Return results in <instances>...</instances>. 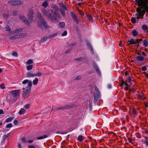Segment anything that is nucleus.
<instances>
[{
	"mask_svg": "<svg viewBox=\"0 0 148 148\" xmlns=\"http://www.w3.org/2000/svg\"><path fill=\"white\" fill-rule=\"evenodd\" d=\"M10 133H8L7 134L4 135V137L5 139L8 136L10 135Z\"/></svg>",
	"mask_w": 148,
	"mask_h": 148,
	"instance_id": "obj_54",
	"label": "nucleus"
},
{
	"mask_svg": "<svg viewBox=\"0 0 148 148\" xmlns=\"http://www.w3.org/2000/svg\"><path fill=\"white\" fill-rule=\"evenodd\" d=\"M148 40L147 39H145L143 41V45L145 47L148 46Z\"/></svg>",
	"mask_w": 148,
	"mask_h": 148,
	"instance_id": "obj_17",
	"label": "nucleus"
},
{
	"mask_svg": "<svg viewBox=\"0 0 148 148\" xmlns=\"http://www.w3.org/2000/svg\"><path fill=\"white\" fill-rule=\"evenodd\" d=\"M18 13V11H15L13 12V15L14 16H16Z\"/></svg>",
	"mask_w": 148,
	"mask_h": 148,
	"instance_id": "obj_47",
	"label": "nucleus"
},
{
	"mask_svg": "<svg viewBox=\"0 0 148 148\" xmlns=\"http://www.w3.org/2000/svg\"><path fill=\"white\" fill-rule=\"evenodd\" d=\"M73 19L77 23H78V21L79 20V19L77 17L75 16V17L73 18Z\"/></svg>",
	"mask_w": 148,
	"mask_h": 148,
	"instance_id": "obj_27",
	"label": "nucleus"
},
{
	"mask_svg": "<svg viewBox=\"0 0 148 148\" xmlns=\"http://www.w3.org/2000/svg\"><path fill=\"white\" fill-rule=\"evenodd\" d=\"M27 76L28 77H35L34 74H33L30 72H28L27 74Z\"/></svg>",
	"mask_w": 148,
	"mask_h": 148,
	"instance_id": "obj_18",
	"label": "nucleus"
},
{
	"mask_svg": "<svg viewBox=\"0 0 148 148\" xmlns=\"http://www.w3.org/2000/svg\"><path fill=\"white\" fill-rule=\"evenodd\" d=\"M49 36L48 37H44L40 41V43H42L45 41L47 39L49 38Z\"/></svg>",
	"mask_w": 148,
	"mask_h": 148,
	"instance_id": "obj_21",
	"label": "nucleus"
},
{
	"mask_svg": "<svg viewBox=\"0 0 148 148\" xmlns=\"http://www.w3.org/2000/svg\"><path fill=\"white\" fill-rule=\"evenodd\" d=\"M5 29L7 31H9L10 30V28L8 25H7L5 26Z\"/></svg>",
	"mask_w": 148,
	"mask_h": 148,
	"instance_id": "obj_55",
	"label": "nucleus"
},
{
	"mask_svg": "<svg viewBox=\"0 0 148 148\" xmlns=\"http://www.w3.org/2000/svg\"><path fill=\"white\" fill-rule=\"evenodd\" d=\"M142 29L144 30H146L148 29V27L146 25H143L142 26Z\"/></svg>",
	"mask_w": 148,
	"mask_h": 148,
	"instance_id": "obj_22",
	"label": "nucleus"
},
{
	"mask_svg": "<svg viewBox=\"0 0 148 148\" xmlns=\"http://www.w3.org/2000/svg\"><path fill=\"white\" fill-rule=\"evenodd\" d=\"M87 45L88 48L91 50H92V48L91 45L90 44H88Z\"/></svg>",
	"mask_w": 148,
	"mask_h": 148,
	"instance_id": "obj_51",
	"label": "nucleus"
},
{
	"mask_svg": "<svg viewBox=\"0 0 148 148\" xmlns=\"http://www.w3.org/2000/svg\"><path fill=\"white\" fill-rule=\"evenodd\" d=\"M147 66H142V70L143 71H144L147 70Z\"/></svg>",
	"mask_w": 148,
	"mask_h": 148,
	"instance_id": "obj_39",
	"label": "nucleus"
},
{
	"mask_svg": "<svg viewBox=\"0 0 148 148\" xmlns=\"http://www.w3.org/2000/svg\"><path fill=\"white\" fill-rule=\"evenodd\" d=\"M71 16L72 17V18H73L74 17H75L76 16L75 15V14L73 12H71Z\"/></svg>",
	"mask_w": 148,
	"mask_h": 148,
	"instance_id": "obj_49",
	"label": "nucleus"
},
{
	"mask_svg": "<svg viewBox=\"0 0 148 148\" xmlns=\"http://www.w3.org/2000/svg\"><path fill=\"white\" fill-rule=\"evenodd\" d=\"M141 43L140 42L138 41L136 39L134 38H131L127 42L128 45H130L136 44L135 46L137 48L140 47V44Z\"/></svg>",
	"mask_w": 148,
	"mask_h": 148,
	"instance_id": "obj_3",
	"label": "nucleus"
},
{
	"mask_svg": "<svg viewBox=\"0 0 148 148\" xmlns=\"http://www.w3.org/2000/svg\"><path fill=\"white\" fill-rule=\"evenodd\" d=\"M26 112V110L23 108H22L18 112L19 114L21 115L25 114Z\"/></svg>",
	"mask_w": 148,
	"mask_h": 148,
	"instance_id": "obj_15",
	"label": "nucleus"
},
{
	"mask_svg": "<svg viewBox=\"0 0 148 148\" xmlns=\"http://www.w3.org/2000/svg\"><path fill=\"white\" fill-rule=\"evenodd\" d=\"M59 25L61 28L64 27L65 25V23L64 22H60L59 23Z\"/></svg>",
	"mask_w": 148,
	"mask_h": 148,
	"instance_id": "obj_29",
	"label": "nucleus"
},
{
	"mask_svg": "<svg viewBox=\"0 0 148 148\" xmlns=\"http://www.w3.org/2000/svg\"><path fill=\"white\" fill-rule=\"evenodd\" d=\"M16 36V38H20L19 34H17L15 35Z\"/></svg>",
	"mask_w": 148,
	"mask_h": 148,
	"instance_id": "obj_50",
	"label": "nucleus"
},
{
	"mask_svg": "<svg viewBox=\"0 0 148 148\" xmlns=\"http://www.w3.org/2000/svg\"><path fill=\"white\" fill-rule=\"evenodd\" d=\"M4 113V112L3 110L0 109V114H3Z\"/></svg>",
	"mask_w": 148,
	"mask_h": 148,
	"instance_id": "obj_60",
	"label": "nucleus"
},
{
	"mask_svg": "<svg viewBox=\"0 0 148 148\" xmlns=\"http://www.w3.org/2000/svg\"><path fill=\"white\" fill-rule=\"evenodd\" d=\"M37 16L38 18H40L41 17V14L40 13L38 12L37 14Z\"/></svg>",
	"mask_w": 148,
	"mask_h": 148,
	"instance_id": "obj_58",
	"label": "nucleus"
},
{
	"mask_svg": "<svg viewBox=\"0 0 148 148\" xmlns=\"http://www.w3.org/2000/svg\"><path fill=\"white\" fill-rule=\"evenodd\" d=\"M79 13L82 16L84 15L83 12L81 10H79Z\"/></svg>",
	"mask_w": 148,
	"mask_h": 148,
	"instance_id": "obj_52",
	"label": "nucleus"
},
{
	"mask_svg": "<svg viewBox=\"0 0 148 148\" xmlns=\"http://www.w3.org/2000/svg\"><path fill=\"white\" fill-rule=\"evenodd\" d=\"M28 19L30 22H31L33 21V18L34 17V12L32 9H30L28 12L27 14Z\"/></svg>",
	"mask_w": 148,
	"mask_h": 148,
	"instance_id": "obj_7",
	"label": "nucleus"
},
{
	"mask_svg": "<svg viewBox=\"0 0 148 148\" xmlns=\"http://www.w3.org/2000/svg\"><path fill=\"white\" fill-rule=\"evenodd\" d=\"M0 86V88L2 89L5 88V86L4 84L3 83H2L1 84Z\"/></svg>",
	"mask_w": 148,
	"mask_h": 148,
	"instance_id": "obj_37",
	"label": "nucleus"
},
{
	"mask_svg": "<svg viewBox=\"0 0 148 148\" xmlns=\"http://www.w3.org/2000/svg\"><path fill=\"white\" fill-rule=\"evenodd\" d=\"M30 82H31V81H29L28 80L26 79V80H25L24 81H23L22 82V83L23 84H25L27 83H28H28Z\"/></svg>",
	"mask_w": 148,
	"mask_h": 148,
	"instance_id": "obj_34",
	"label": "nucleus"
},
{
	"mask_svg": "<svg viewBox=\"0 0 148 148\" xmlns=\"http://www.w3.org/2000/svg\"><path fill=\"white\" fill-rule=\"evenodd\" d=\"M47 137V135H44L42 136L38 137L37 138V139L38 140H40V139H42L46 138Z\"/></svg>",
	"mask_w": 148,
	"mask_h": 148,
	"instance_id": "obj_20",
	"label": "nucleus"
},
{
	"mask_svg": "<svg viewBox=\"0 0 148 148\" xmlns=\"http://www.w3.org/2000/svg\"><path fill=\"white\" fill-rule=\"evenodd\" d=\"M144 73L145 74L147 78H148V74L146 72H144Z\"/></svg>",
	"mask_w": 148,
	"mask_h": 148,
	"instance_id": "obj_63",
	"label": "nucleus"
},
{
	"mask_svg": "<svg viewBox=\"0 0 148 148\" xmlns=\"http://www.w3.org/2000/svg\"><path fill=\"white\" fill-rule=\"evenodd\" d=\"M133 114H137V112L136 110H135V109H134L133 110Z\"/></svg>",
	"mask_w": 148,
	"mask_h": 148,
	"instance_id": "obj_62",
	"label": "nucleus"
},
{
	"mask_svg": "<svg viewBox=\"0 0 148 148\" xmlns=\"http://www.w3.org/2000/svg\"><path fill=\"white\" fill-rule=\"evenodd\" d=\"M20 19L25 23H27V21L25 17L24 16H20L19 17Z\"/></svg>",
	"mask_w": 148,
	"mask_h": 148,
	"instance_id": "obj_14",
	"label": "nucleus"
},
{
	"mask_svg": "<svg viewBox=\"0 0 148 148\" xmlns=\"http://www.w3.org/2000/svg\"><path fill=\"white\" fill-rule=\"evenodd\" d=\"M137 60L140 61H142L144 59V58L141 56H137L136 57Z\"/></svg>",
	"mask_w": 148,
	"mask_h": 148,
	"instance_id": "obj_16",
	"label": "nucleus"
},
{
	"mask_svg": "<svg viewBox=\"0 0 148 148\" xmlns=\"http://www.w3.org/2000/svg\"><path fill=\"white\" fill-rule=\"evenodd\" d=\"M32 85V82H30L28 83V86L25 88H23V97L24 99L27 98L30 94L31 87Z\"/></svg>",
	"mask_w": 148,
	"mask_h": 148,
	"instance_id": "obj_2",
	"label": "nucleus"
},
{
	"mask_svg": "<svg viewBox=\"0 0 148 148\" xmlns=\"http://www.w3.org/2000/svg\"><path fill=\"white\" fill-rule=\"evenodd\" d=\"M67 34V32L66 31H65L63 32V33L61 35L62 36H64L66 35Z\"/></svg>",
	"mask_w": 148,
	"mask_h": 148,
	"instance_id": "obj_41",
	"label": "nucleus"
},
{
	"mask_svg": "<svg viewBox=\"0 0 148 148\" xmlns=\"http://www.w3.org/2000/svg\"><path fill=\"white\" fill-rule=\"evenodd\" d=\"M72 107V106L71 105H67L64 106H62L59 107L55 109L56 110H64L65 109H68L71 108Z\"/></svg>",
	"mask_w": 148,
	"mask_h": 148,
	"instance_id": "obj_11",
	"label": "nucleus"
},
{
	"mask_svg": "<svg viewBox=\"0 0 148 148\" xmlns=\"http://www.w3.org/2000/svg\"><path fill=\"white\" fill-rule=\"evenodd\" d=\"M57 35V33H56L53 34L49 36V38H52L56 36Z\"/></svg>",
	"mask_w": 148,
	"mask_h": 148,
	"instance_id": "obj_33",
	"label": "nucleus"
},
{
	"mask_svg": "<svg viewBox=\"0 0 148 148\" xmlns=\"http://www.w3.org/2000/svg\"><path fill=\"white\" fill-rule=\"evenodd\" d=\"M89 104L90 109L91 110L92 109V102L90 101H89Z\"/></svg>",
	"mask_w": 148,
	"mask_h": 148,
	"instance_id": "obj_43",
	"label": "nucleus"
},
{
	"mask_svg": "<svg viewBox=\"0 0 148 148\" xmlns=\"http://www.w3.org/2000/svg\"><path fill=\"white\" fill-rule=\"evenodd\" d=\"M95 92L94 95V102L95 103L101 97V94L97 87H95Z\"/></svg>",
	"mask_w": 148,
	"mask_h": 148,
	"instance_id": "obj_4",
	"label": "nucleus"
},
{
	"mask_svg": "<svg viewBox=\"0 0 148 148\" xmlns=\"http://www.w3.org/2000/svg\"><path fill=\"white\" fill-rule=\"evenodd\" d=\"M37 25L42 29L44 28H47V25L46 22L44 20L43 18H42L41 20L37 22Z\"/></svg>",
	"mask_w": 148,
	"mask_h": 148,
	"instance_id": "obj_5",
	"label": "nucleus"
},
{
	"mask_svg": "<svg viewBox=\"0 0 148 148\" xmlns=\"http://www.w3.org/2000/svg\"><path fill=\"white\" fill-rule=\"evenodd\" d=\"M3 17H4V19H7L9 17V15L7 14H4Z\"/></svg>",
	"mask_w": 148,
	"mask_h": 148,
	"instance_id": "obj_38",
	"label": "nucleus"
},
{
	"mask_svg": "<svg viewBox=\"0 0 148 148\" xmlns=\"http://www.w3.org/2000/svg\"><path fill=\"white\" fill-rule=\"evenodd\" d=\"M84 138V137L82 135L79 136L77 138V140L80 142L82 141V140Z\"/></svg>",
	"mask_w": 148,
	"mask_h": 148,
	"instance_id": "obj_19",
	"label": "nucleus"
},
{
	"mask_svg": "<svg viewBox=\"0 0 148 148\" xmlns=\"http://www.w3.org/2000/svg\"><path fill=\"white\" fill-rule=\"evenodd\" d=\"M84 59V58L83 57L79 58H77L75 59V61H82Z\"/></svg>",
	"mask_w": 148,
	"mask_h": 148,
	"instance_id": "obj_31",
	"label": "nucleus"
},
{
	"mask_svg": "<svg viewBox=\"0 0 148 148\" xmlns=\"http://www.w3.org/2000/svg\"><path fill=\"white\" fill-rule=\"evenodd\" d=\"M30 104H27L24 106V107L26 109H28L30 107Z\"/></svg>",
	"mask_w": 148,
	"mask_h": 148,
	"instance_id": "obj_36",
	"label": "nucleus"
},
{
	"mask_svg": "<svg viewBox=\"0 0 148 148\" xmlns=\"http://www.w3.org/2000/svg\"><path fill=\"white\" fill-rule=\"evenodd\" d=\"M61 12L62 15H63L64 16L65 14L64 11V10H61Z\"/></svg>",
	"mask_w": 148,
	"mask_h": 148,
	"instance_id": "obj_53",
	"label": "nucleus"
},
{
	"mask_svg": "<svg viewBox=\"0 0 148 148\" xmlns=\"http://www.w3.org/2000/svg\"><path fill=\"white\" fill-rule=\"evenodd\" d=\"M138 97L139 98H141V99H145V97L143 95H138Z\"/></svg>",
	"mask_w": 148,
	"mask_h": 148,
	"instance_id": "obj_42",
	"label": "nucleus"
},
{
	"mask_svg": "<svg viewBox=\"0 0 148 148\" xmlns=\"http://www.w3.org/2000/svg\"><path fill=\"white\" fill-rule=\"evenodd\" d=\"M29 148H35V147L33 146L30 145L28 147Z\"/></svg>",
	"mask_w": 148,
	"mask_h": 148,
	"instance_id": "obj_64",
	"label": "nucleus"
},
{
	"mask_svg": "<svg viewBox=\"0 0 148 148\" xmlns=\"http://www.w3.org/2000/svg\"><path fill=\"white\" fill-rule=\"evenodd\" d=\"M8 3L10 5H15L21 4V1H9L8 2Z\"/></svg>",
	"mask_w": 148,
	"mask_h": 148,
	"instance_id": "obj_10",
	"label": "nucleus"
},
{
	"mask_svg": "<svg viewBox=\"0 0 148 148\" xmlns=\"http://www.w3.org/2000/svg\"><path fill=\"white\" fill-rule=\"evenodd\" d=\"M35 77L40 76L42 75V73L41 72H39L36 73L34 74Z\"/></svg>",
	"mask_w": 148,
	"mask_h": 148,
	"instance_id": "obj_35",
	"label": "nucleus"
},
{
	"mask_svg": "<svg viewBox=\"0 0 148 148\" xmlns=\"http://www.w3.org/2000/svg\"><path fill=\"white\" fill-rule=\"evenodd\" d=\"M42 6L45 8L47 7L48 6V3L47 1L44 2L42 4Z\"/></svg>",
	"mask_w": 148,
	"mask_h": 148,
	"instance_id": "obj_25",
	"label": "nucleus"
},
{
	"mask_svg": "<svg viewBox=\"0 0 148 148\" xmlns=\"http://www.w3.org/2000/svg\"><path fill=\"white\" fill-rule=\"evenodd\" d=\"M12 54V56L16 57L18 55L17 53L16 52H13Z\"/></svg>",
	"mask_w": 148,
	"mask_h": 148,
	"instance_id": "obj_45",
	"label": "nucleus"
},
{
	"mask_svg": "<svg viewBox=\"0 0 148 148\" xmlns=\"http://www.w3.org/2000/svg\"><path fill=\"white\" fill-rule=\"evenodd\" d=\"M33 68V65H29L27 66V70L29 71L31 70Z\"/></svg>",
	"mask_w": 148,
	"mask_h": 148,
	"instance_id": "obj_28",
	"label": "nucleus"
},
{
	"mask_svg": "<svg viewBox=\"0 0 148 148\" xmlns=\"http://www.w3.org/2000/svg\"><path fill=\"white\" fill-rule=\"evenodd\" d=\"M42 12L43 14L46 16L48 19L50 17L51 14L48 11L46 10L45 9H43L42 10Z\"/></svg>",
	"mask_w": 148,
	"mask_h": 148,
	"instance_id": "obj_12",
	"label": "nucleus"
},
{
	"mask_svg": "<svg viewBox=\"0 0 148 148\" xmlns=\"http://www.w3.org/2000/svg\"><path fill=\"white\" fill-rule=\"evenodd\" d=\"M22 29H16L14 31V32L15 33H18V32H20L22 31Z\"/></svg>",
	"mask_w": 148,
	"mask_h": 148,
	"instance_id": "obj_44",
	"label": "nucleus"
},
{
	"mask_svg": "<svg viewBox=\"0 0 148 148\" xmlns=\"http://www.w3.org/2000/svg\"><path fill=\"white\" fill-rule=\"evenodd\" d=\"M135 2L138 7L136 9L135 17H132L131 19L133 23L142 20L145 14L146 15L148 14V0H135Z\"/></svg>",
	"mask_w": 148,
	"mask_h": 148,
	"instance_id": "obj_1",
	"label": "nucleus"
},
{
	"mask_svg": "<svg viewBox=\"0 0 148 148\" xmlns=\"http://www.w3.org/2000/svg\"><path fill=\"white\" fill-rule=\"evenodd\" d=\"M62 7L63 9H64L65 10H67V9L66 7L64 5H62Z\"/></svg>",
	"mask_w": 148,
	"mask_h": 148,
	"instance_id": "obj_59",
	"label": "nucleus"
},
{
	"mask_svg": "<svg viewBox=\"0 0 148 148\" xmlns=\"http://www.w3.org/2000/svg\"><path fill=\"white\" fill-rule=\"evenodd\" d=\"M21 140L23 142L26 143L27 142V141H26L25 140V138H21Z\"/></svg>",
	"mask_w": 148,
	"mask_h": 148,
	"instance_id": "obj_57",
	"label": "nucleus"
},
{
	"mask_svg": "<svg viewBox=\"0 0 148 148\" xmlns=\"http://www.w3.org/2000/svg\"><path fill=\"white\" fill-rule=\"evenodd\" d=\"M132 34L134 37L137 36L138 35V32L135 29L133 30L132 31Z\"/></svg>",
	"mask_w": 148,
	"mask_h": 148,
	"instance_id": "obj_13",
	"label": "nucleus"
},
{
	"mask_svg": "<svg viewBox=\"0 0 148 148\" xmlns=\"http://www.w3.org/2000/svg\"><path fill=\"white\" fill-rule=\"evenodd\" d=\"M16 99V98H14L11 94L8 95L6 99V100L10 104H11L15 102Z\"/></svg>",
	"mask_w": 148,
	"mask_h": 148,
	"instance_id": "obj_6",
	"label": "nucleus"
},
{
	"mask_svg": "<svg viewBox=\"0 0 148 148\" xmlns=\"http://www.w3.org/2000/svg\"><path fill=\"white\" fill-rule=\"evenodd\" d=\"M81 78V77L80 76H78L76 78V79H80Z\"/></svg>",
	"mask_w": 148,
	"mask_h": 148,
	"instance_id": "obj_61",
	"label": "nucleus"
},
{
	"mask_svg": "<svg viewBox=\"0 0 148 148\" xmlns=\"http://www.w3.org/2000/svg\"><path fill=\"white\" fill-rule=\"evenodd\" d=\"M22 147L21 143V142L18 143V148H21Z\"/></svg>",
	"mask_w": 148,
	"mask_h": 148,
	"instance_id": "obj_48",
	"label": "nucleus"
},
{
	"mask_svg": "<svg viewBox=\"0 0 148 148\" xmlns=\"http://www.w3.org/2000/svg\"><path fill=\"white\" fill-rule=\"evenodd\" d=\"M18 123V121L17 120H14V123L15 125H17Z\"/></svg>",
	"mask_w": 148,
	"mask_h": 148,
	"instance_id": "obj_56",
	"label": "nucleus"
},
{
	"mask_svg": "<svg viewBox=\"0 0 148 148\" xmlns=\"http://www.w3.org/2000/svg\"><path fill=\"white\" fill-rule=\"evenodd\" d=\"M10 38L11 39L14 40L16 39L15 35L11 36L10 37Z\"/></svg>",
	"mask_w": 148,
	"mask_h": 148,
	"instance_id": "obj_46",
	"label": "nucleus"
},
{
	"mask_svg": "<svg viewBox=\"0 0 148 148\" xmlns=\"http://www.w3.org/2000/svg\"><path fill=\"white\" fill-rule=\"evenodd\" d=\"M14 119L13 117H9L7 119L5 120V122L6 123L11 122Z\"/></svg>",
	"mask_w": 148,
	"mask_h": 148,
	"instance_id": "obj_23",
	"label": "nucleus"
},
{
	"mask_svg": "<svg viewBox=\"0 0 148 148\" xmlns=\"http://www.w3.org/2000/svg\"><path fill=\"white\" fill-rule=\"evenodd\" d=\"M145 140L144 141V143L145 144L146 146H148V139L146 137H145Z\"/></svg>",
	"mask_w": 148,
	"mask_h": 148,
	"instance_id": "obj_32",
	"label": "nucleus"
},
{
	"mask_svg": "<svg viewBox=\"0 0 148 148\" xmlns=\"http://www.w3.org/2000/svg\"><path fill=\"white\" fill-rule=\"evenodd\" d=\"M38 79L37 78H36L33 81V84L34 85L37 84L38 83Z\"/></svg>",
	"mask_w": 148,
	"mask_h": 148,
	"instance_id": "obj_24",
	"label": "nucleus"
},
{
	"mask_svg": "<svg viewBox=\"0 0 148 148\" xmlns=\"http://www.w3.org/2000/svg\"><path fill=\"white\" fill-rule=\"evenodd\" d=\"M19 34L20 38L25 37L27 35V34L25 33H19Z\"/></svg>",
	"mask_w": 148,
	"mask_h": 148,
	"instance_id": "obj_26",
	"label": "nucleus"
},
{
	"mask_svg": "<svg viewBox=\"0 0 148 148\" xmlns=\"http://www.w3.org/2000/svg\"><path fill=\"white\" fill-rule=\"evenodd\" d=\"M12 127V123H9L6 126L7 128H10Z\"/></svg>",
	"mask_w": 148,
	"mask_h": 148,
	"instance_id": "obj_40",
	"label": "nucleus"
},
{
	"mask_svg": "<svg viewBox=\"0 0 148 148\" xmlns=\"http://www.w3.org/2000/svg\"><path fill=\"white\" fill-rule=\"evenodd\" d=\"M20 90H16L11 91L10 93L14 98H16L17 97L20 95Z\"/></svg>",
	"mask_w": 148,
	"mask_h": 148,
	"instance_id": "obj_9",
	"label": "nucleus"
},
{
	"mask_svg": "<svg viewBox=\"0 0 148 148\" xmlns=\"http://www.w3.org/2000/svg\"><path fill=\"white\" fill-rule=\"evenodd\" d=\"M33 62V60L32 59H29L28 60V61L26 62V64H32Z\"/></svg>",
	"mask_w": 148,
	"mask_h": 148,
	"instance_id": "obj_30",
	"label": "nucleus"
},
{
	"mask_svg": "<svg viewBox=\"0 0 148 148\" xmlns=\"http://www.w3.org/2000/svg\"><path fill=\"white\" fill-rule=\"evenodd\" d=\"M59 16L58 14L56 12H55L53 13L52 16L51 14V16L49 19H50L52 22H54L57 20V18L59 17Z\"/></svg>",
	"mask_w": 148,
	"mask_h": 148,
	"instance_id": "obj_8",
	"label": "nucleus"
}]
</instances>
